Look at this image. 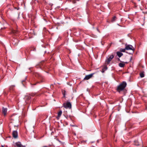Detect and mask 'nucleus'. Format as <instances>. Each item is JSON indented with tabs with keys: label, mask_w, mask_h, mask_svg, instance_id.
Masks as SVG:
<instances>
[{
	"label": "nucleus",
	"mask_w": 147,
	"mask_h": 147,
	"mask_svg": "<svg viewBox=\"0 0 147 147\" xmlns=\"http://www.w3.org/2000/svg\"><path fill=\"white\" fill-rule=\"evenodd\" d=\"M127 85V83L125 81H123L120 83L117 88L116 90L119 92L123 90Z\"/></svg>",
	"instance_id": "nucleus-1"
},
{
	"label": "nucleus",
	"mask_w": 147,
	"mask_h": 147,
	"mask_svg": "<svg viewBox=\"0 0 147 147\" xmlns=\"http://www.w3.org/2000/svg\"><path fill=\"white\" fill-rule=\"evenodd\" d=\"M114 57V56L113 54L110 55H108L105 60L106 63L107 65L109 64L112 60L113 58Z\"/></svg>",
	"instance_id": "nucleus-2"
},
{
	"label": "nucleus",
	"mask_w": 147,
	"mask_h": 147,
	"mask_svg": "<svg viewBox=\"0 0 147 147\" xmlns=\"http://www.w3.org/2000/svg\"><path fill=\"white\" fill-rule=\"evenodd\" d=\"M63 106L66 109L69 108L70 109L71 107V105L70 102L65 103L63 104Z\"/></svg>",
	"instance_id": "nucleus-3"
},
{
	"label": "nucleus",
	"mask_w": 147,
	"mask_h": 147,
	"mask_svg": "<svg viewBox=\"0 0 147 147\" xmlns=\"http://www.w3.org/2000/svg\"><path fill=\"white\" fill-rule=\"evenodd\" d=\"M94 74V73H92L89 75L86 76L83 79L84 80H88L90 79L92 77L93 75Z\"/></svg>",
	"instance_id": "nucleus-4"
},
{
	"label": "nucleus",
	"mask_w": 147,
	"mask_h": 147,
	"mask_svg": "<svg viewBox=\"0 0 147 147\" xmlns=\"http://www.w3.org/2000/svg\"><path fill=\"white\" fill-rule=\"evenodd\" d=\"M19 40L16 38H13L12 40V44L15 46H17L19 42Z\"/></svg>",
	"instance_id": "nucleus-5"
},
{
	"label": "nucleus",
	"mask_w": 147,
	"mask_h": 147,
	"mask_svg": "<svg viewBox=\"0 0 147 147\" xmlns=\"http://www.w3.org/2000/svg\"><path fill=\"white\" fill-rule=\"evenodd\" d=\"M125 49L126 50H132L133 51L134 49L133 46L131 45H126L125 47Z\"/></svg>",
	"instance_id": "nucleus-6"
},
{
	"label": "nucleus",
	"mask_w": 147,
	"mask_h": 147,
	"mask_svg": "<svg viewBox=\"0 0 147 147\" xmlns=\"http://www.w3.org/2000/svg\"><path fill=\"white\" fill-rule=\"evenodd\" d=\"M127 63V62L121 61L119 64L118 65L119 66L121 67H123L125 65V63Z\"/></svg>",
	"instance_id": "nucleus-7"
},
{
	"label": "nucleus",
	"mask_w": 147,
	"mask_h": 147,
	"mask_svg": "<svg viewBox=\"0 0 147 147\" xmlns=\"http://www.w3.org/2000/svg\"><path fill=\"white\" fill-rule=\"evenodd\" d=\"M13 136L14 138H16L18 136V133L16 131H13L12 133Z\"/></svg>",
	"instance_id": "nucleus-8"
},
{
	"label": "nucleus",
	"mask_w": 147,
	"mask_h": 147,
	"mask_svg": "<svg viewBox=\"0 0 147 147\" xmlns=\"http://www.w3.org/2000/svg\"><path fill=\"white\" fill-rule=\"evenodd\" d=\"M7 111V108H5L4 107H3L2 109V113L4 115H6Z\"/></svg>",
	"instance_id": "nucleus-9"
},
{
	"label": "nucleus",
	"mask_w": 147,
	"mask_h": 147,
	"mask_svg": "<svg viewBox=\"0 0 147 147\" xmlns=\"http://www.w3.org/2000/svg\"><path fill=\"white\" fill-rule=\"evenodd\" d=\"M117 18L116 16H114L113 17L110 21V22L113 23L116 21Z\"/></svg>",
	"instance_id": "nucleus-10"
},
{
	"label": "nucleus",
	"mask_w": 147,
	"mask_h": 147,
	"mask_svg": "<svg viewBox=\"0 0 147 147\" xmlns=\"http://www.w3.org/2000/svg\"><path fill=\"white\" fill-rule=\"evenodd\" d=\"M16 147H23L22 145L20 142L16 143Z\"/></svg>",
	"instance_id": "nucleus-11"
},
{
	"label": "nucleus",
	"mask_w": 147,
	"mask_h": 147,
	"mask_svg": "<svg viewBox=\"0 0 147 147\" xmlns=\"http://www.w3.org/2000/svg\"><path fill=\"white\" fill-rule=\"evenodd\" d=\"M117 55L120 58L121 56L123 55V54L119 51H117L116 53Z\"/></svg>",
	"instance_id": "nucleus-12"
},
{
	"label": "nucleus",
	"mask_w": 147,
	"mask_h": 147,
	"mask_svg": "<svg viewBox=\"0 0 147 147\" xmlns=\"http://www.w3.org/2000/svg\"><path fill=\"white\" fill-rule=\"evenodd\" d=\"M62 113V111L61 110H60L58 113V116L57 118L59 119L60 117H61V115Z\"/></svg>",
	"instance_id": "nucleus-13"
},
{
	"label": "nucleus",
	"mask_w": 147,
	"mask_h": 147,
	"mask_svg": "<svg viewBox=\"0 0 147 147\" xmlns=\"http://www.w3.org/2000/svg\"><path fill=\"white\" fill-rule=\"evenodd\" d=\"M16 118L15 115H13L10 117V119L12 120H14Z\"/></svg>",
	"instance_id": "nucleus-14"
},
{
	"label": "nucleus",
	"mask_w": 147,
	"mask_h": 147,
	"mask_svg": "<svg viewBox=\"0 0 147 147\" xmlns=\"http://www.w3.org/2000/svg\"><path fill=\"white\" fill-rule=\"evenodd\" d=\"M36 76L38 77L40 79H41L42 78V75L40 74L39 73H37L36 75Z\"/></svg>",
	"instance_id": "nucleus-15"
},
{
	"label": "nucleus",
	"mask_w": 147,
	"mask_h": 147,
	"mask_svg": "<svg viewBox=\"0 0 147 147\" xmlns=\"http://www.w3.org/2000/svg\"><path fill=\"white\" fill-rule=\"evenodd\" d=\"M15 86L14 85H11L9 88V90H13Z\"/></svg>",
	"instance_id": "nucleus-16"
},
{
	"label": "nucleus",
	"mask_w": 147,
	"mask_h": 147,
	"mask_svg": "<svg viewBox=\"0 0 147 147\" xmlns=\"http://www.w3.org/2000/svg\"><path fill=\"white\" fill-rule=\"evenodd\" d=\"M62 94L63 95V97H65L66 94V91L65 90H62Z\"/></svg>",
	"instance_id": "nucleus-17"
},
{
	"label": "nucleus",
	"mask_w": 147,
	"mask_h": 147,
	"mask_svg": "<svg viewBox=\"0 0 147 147\" xmlns=\"http://www.w3.org/2000/svg\"><path fill=\"white\" fill-rule=\"evenodd\" d=\"M126 50V49H125V48L123 49H120V51L121 52H125Z\"/></svg>",
	"instance_id": "nucleus-18"
},
{
	"label": "nucleus",
	"mask_w": 147,
	"mask_h": 147,
	"mask_svg": "<svg viewBox=\"0 0 147 147\" xmlns=\"http://www.w3.org/2000/svg\"><path fill=\"white\" fill-rule=\"evenodd\" d=\"M140 76L141 77L143 78L144 76V75L143 73H141L140 74Z\"/></svg>",
	"instance_id": "nucleus-19"
},
{
	"label": "nucleus",
	"mask_w": 147,
	"mask_h": 147,
	"mask_svg": "<svg viewBox=\"0 0 147 147\" xmlns=\"http://www.w3.org/2000/svg\"><path fill=\"white\" fill-rule=\"evenodd\" d=\"M26 98L28 100H30L31 98V97L28 96H26Z\"/></svg>",
	"instance_id": "nucleus-20"
},
{
	"label": "nucleus",
	"mask_w": 147,
	"mask_h": 147,
	"mask_svg": "<svg viewBox=\"0 0 147 147\" xmlns=\"http://www.w3.org/2000/svg\"><path fill=\"white\" fill-rule=\"evenodd\" d=\"M71 1L74 4L75 3H76V1L75 0H71Z\"/></svg>",
	"instance_id": "nucleus-21"
},
{
	"label": "nucleus",
	"mask_w": 147,
	"mask_h": 147,
	"mask_svg": "<svg viewBox=\"0 0 147 147\" xmlns=\"http://www.w3.org/2000/svg\"><path fill=\"white\" fill-rule=\"evenodd\" d=\"M26 78H25V80H22V83H23V82H24L25 81V80H26Z\"/></svg>",
	"instance_id": "nucleus-22"
},
{
	"label": "nucleus",
	"mask_w": 147,
	"mask_h": 147,
	"mask_svg": "<svg viewBox=\"0 0 147 147\" xmlns=\"http://www.w3.org/2000/svg\"><path fill=\"white\" fill-rule=\"evenodd\" d=\"M118 59V61H120V62H121V61H121L120 60V59H119V58H118V59Z\"/></svg>",
	"instance_id": "nucleus-23"
},
{
	"label": "nucleus",
	"mask_w": 147,
	"mask_h": 147,
	"mask_svg": "<svg viewBox=\"0 0 147 147\" xmlns=\"http://www.w3.org/2000/svg\"><path fill=\"white\" fill-rule=\"evenodd\" d=\"M42 147H49L47 146H43Z\"/></svg>",
	"instance_id": "nucleus-24"
},
{
	"label": "nucleus",
	"mask_w": 147,
	"mask_h": 147,
	"mask_svg": "<svg viewBox=\"0 0 147 147\" xmlns=\"http://www.w3.org/2000/svg\"><path fill=\"white\" fill-rule=\"evenodd\" d=\"M102 70H103L102 72H104V71H103V69Z\"/></svg>",
	"instance_id": "nucleus-25"
},
{
	"label": "nucleus",
	"mask_w": 147,
	"mask_h": 147,
	"mask_svg": "<svg viewBox=\"0 0 147 147\" xmlns=\"http://www.w3.org/2000/svg\"><path fill=\"white\" fill-rule=\"evenodd\" d=\"M74 134V135H76V134L75 133Z\"/></svg>",
	"instance_id": "nucleus-26"
},
{
	"label": "nucleus",
	"mask_w": 147,
	"mask_h": 147,
	"mask_svg": "<svg viewBox=\"0 0 147 147\" xmlns=\"http://www.w3.org/2000/svg\"><path fill=\"white\" fill-rule=\"evenodd\" d=\"M33 85H36V84H33Z\"/></svg>",
	"instance_id": "nucleus-27"
},
{
	"label": "nucleus",
	"mask_w": 147,
	"mask_h": 147,
	"mask_svg": "<svg viewBox=\"0 0 147 147\" xmlns=\"http://www.w3.org/2000/svg\"><path fill=\"white\" fill-rule=\"evenodd\" d=\"M72 126H75V125H72Z\"/></svg>",
	"instance_id": "nucleus-28"
},
{
	"label": "nucleus",
	"mask_w": 147,
	"mask_h": 147,
	"mask_svg": "<svg viewBox=\"0 0 147 147\" xmlns=\"http://www.w3.org/2000/svg\"><path fill=\"white\" fill-rule=\"evenodd\" d=\"M106 69H107V67H106Z\"/></svg>",
	"instance_id": "nucleus-29"
},
{
	"label": "nucleus",
	"mask_w": 147,
	"mask_h": 147,
	"mask_svg": "<svg viewBox=\"0 0 147 147\" xmlns=\"http://www.w3.org/2000/svg\"><path fill=\"white\" fill-rule=\"evenodd\" d=\"M2 147H4L3 146H2Z\"/></svg>",
	"instance_id": "nucleus-30"
}]
</instances>
